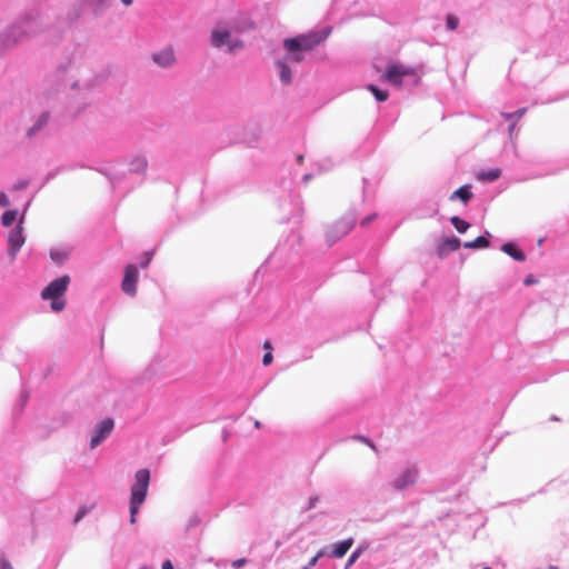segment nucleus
<instances>
[{
    "instance_id": "obj_1",
    "label": "nucleus",
    "mask_w": 569,
    "mask_h": 569,
    "mask_svg": "<svg viewBox=\"0 0 569 569\" xmlns=\"http://www.w3.org/2000/svg\"><path fill=\"white\" fill-rule=\"evenodd\" d=\"M134 483L131 488L130 499V522L133 525L137 521V515L140 506L144 502L150 481V472L148 469H140L136 472Z\"/></svg>"
},
{
    "instance_id": "obj_2",
    "label": "nucleus",
    "mask_w": 569,
    "mask_h": 569,
    "mask_svg": "<svg viewBox=\"0 0 569 569\" xmlns=\"http://www.w3.org/2000/svg\"><path fill=\"white\" fill-rule=\"evenodd\" d=\"M70 283V277L64 274L51 281L42 291L43 300H51V309L60 312L66 307V300L62 298Z\"/></svg>"
},
{
    "instance_id": "obj_3",
    "label": "nucleus",
    "mask_w": 569,
    "mask_h": 569,
    "mask_svg": "<svg viewBox=\"0 0 569 569\" xmlns=\"http://www.w3.org/2000/svg\"><path fill=\"white\" fill-rule=\"evenodd\" d=\"M329 33L330 29H325L321 31H311L305 34L297 36L295 38L286 39L283 41V47L287 51H309L317 47L319 43H321L323 40H326Z\"/></svg>"
},
{
    "instance_id": "obj_4",
    "label": "nucleus",
    "mask_w": 569,
    "mask_h": 569,
    "mask_svg": "<svg viewBox=\"0 0 569 569\" xmlns=\"http://www.w3.org/2000/svg\"><path fill=\"white\" fill-rule=\"evenodd\" d=\"M211 43L216 48H221L222 46H228L229 52H234L237 49L243 47V42L241 40L231 41L230 32L228 30L214 29L211 32Z\"/></svg>"
},
{
    "instance_id": "obj_5",
    "label": "nucleus",
    "mask_w": 569,
    "mask_h": 569,
    "mask_svg": "<svg viewBox=\"0 0 569 569\" xmlns=\"http://www.w3.org/2000/svg\"><path fill=\"white\" fill-rule=\"evenodd\" d=\"M23 216H21L19 223L9 232L8 244L9 254L12 259H16L18 251L24 244L23 228H22Z\"/></svg>"
},
{
    "instance_id": "obj_6",
    "label": "nucleus",
    "mask_w": 569,
    "mask_h": 569,
    "mask_svg": "<svg viewBox=\"0 0 569 569\" xmlns=\"http://www.w3.org/2000/svg\"><path fill=\"white\" fill-rule=\"evenodd\" d=\"M138 269L134 264H128L124 269V276L121 282V289L129 296H134L137 292Z\"/></svg>"
},
{
    "instance_id": "obj_7",
    "label": "nucleus",
    "mask_w": 569,
    "mask_h": 569,
    "mask_svg": "<svg viewBox=\"0 0 569 569\" xmlns=\"http://www.w3.org/2000/svg\"><path fill=\"white\" fill-rule=\"evenodd\" d=\"M114 422L111 418L102 420L96 428L94 435L90 440V447L99 446L112 431Z\"/></svg>"
},
{
    "instance_id": "obj_8",
    "label": "nucleus",
    "mask_w": 569,
    "mask_h": 569,
    "mask_svg": "<svg viewBox=\"0 0 569 569\" xmlns=\"http://www.w3.org/2000/svg\"><path fill=\"white\" fill-rule=\"evenodd\" d=\"M409 74V70L400 64L390 66L383 74V79L395 86H400L402 77Z\"/></svg>"
},
{
    "instance_id": "obj_9",
    "label": "nucleus",
    "mask_w": 569,
    "mask_h": 569,
    "mask_svg": "<svg viewBox=\"0 0 569 569\" xmlns=\"http://www.w3.org/2000/svg\"><path fill=\"white\" fill-rule=\"evenodd\" d=\"M152 60L160 67L166 68L170 67L174 60V52L171 48H166L160 52H157L152 56Z\"/></svg>"
},
{
    "instance_id": "obj_10",
    "label": "nucleus",
    "mask_w": 569,
    "mask_h": 569,
    "mask_svg": "<svg viewBox=\"0 0 569 569\" xmlns=\"http://www.w3.org/2000/svg\"><path fill=\"white\" fill-rule=\"evenodd\" d=\"M417 477V472L413 469H407L402 471L393 481V487L396 489H403L412 483H415Z\"/></svg>"
},
{
    "instance_id": "obj_11",
    "label": "nucleus",
    "mask_w": 569,
    "mask_h": 569,
    "mask_svg": "<svg viewBox=\"0 0 569 569\" xmlns=\"http://www.w3.org/2000/svg\"><path fill=\"white\" fill-rule=\"evenodd\" d=\"M460 248V240L457 237L446 238L438 248L440 256H445L449 251H457Z\"/></svg>"
},
{
    "instance_id": "obj_12",
    "label": "nucleus",
    "mask_w": 569,
    "mask_h": 569,
    "mask_svg": "<svg viewBox=\"0 0 569 569\" xmlns=\"http://www.w3.org/2000/svg\"><path fill=\"white\" fill-rule=\"evenodd\" d=\"M472 197H473V194L471 192V187L469 184H465V186L460 187L459 189H457L456 191H453L451 193V196L449 197V199L451 201L459 199L465 204H467L471 200Z\"/></svg>"
},
{
    "instance_id": "obj_13",
    "label": "nucleus",
    "mask_w": 569,
    "mask_h": 569,
    "mask_svg": "<svg viewBox=\"0 0 569 569\" xmlns=\"http://www.w3.org/2000/svg\"><path fill=\"white\" fill-rule=\"evenodd\" d=\"M352 543H353L352 538H348L346 540L338 542L335 546L331 556L335 558H342L348 552V550L351 548Z\"/></svg>"
},
{
    "instance_id": "obj_14",
    "label": "nucleus",
    "mask_w": 569,
    "mask_h": 569,
    "mask_svg": "<svg viewBox=\"0 0 569 569\" xmlns=\"http://www.w3.org/2000/svg\"><path fill=\"white\" fill-rule=\"evenodd\" d=\"M527 108L518 109L516 112H502L501 116L508 120L511 121V124L509 127V132L512 133L517 122L526 114Z\"/></svg>"
},
{
    "instance_id": "obj_15",
    "label": "nucleus",
    "mask_w": 569,
    "mask_h": 569,
    "mask_svg": "<svg viewBox=\"0 0 569 569\" xmlns=\"http://www.w3.org/2000/svg\"><path fill=\"white\" fill-rule=\"evenodd\" d=\"M501 249L517 261H523L526 259V254L511 242L505 243Z\"/></svg>"
},
{
    "instance_id": "obj_16",
    "label": "nucleus",
    "mask_w": 569,
    "mask_h": 569,
    "mask_svg": "<svg viewBox=\"0 0 569 569\" xmlns=\"http://www.w3.org/2000/svg\"><path fill=\"white\" fill-rule=\"evenodd\" d=\"M277 67L279 69L280 81L283 84H289L292 80V73L289 66L284 61L279 60L277 61Z\"/></svg>"
},
{
    "instance_id": "obj_17",
    "label": "nucleus",
    "mask_w": 569,
    "mask_h": 569,
    "mask_svg": "<svg viewBox=\"0 0 569 569\" xmlns=\"http://www.w3.org/2000/svg\"><path fill=\"white\" fill-rule=\"evenodd\" d=\"M501 174L500 169H490L487 171H480L477 174V179L483 182H491L497 180Z\"/></svg>"
},
{
    "instance_id": "obj_18",
    "label": "nucleus",
    "mask_w": 569,
    "mask_h": 569,
    "mask_svg": "<svg viewBox=\"0 0 569 569\" xmlns=\"http://www.w3.org/2000/svg\"><path fill=\"white\" fill-rule=\"evenodd\" d=\"M463 247L467 249L487 248L489 247V240L483 236H479L472 241L465 242Z\"/></svg>"
},
{
    "instance_id": "obj_19",
    "label": "nucleus",
    "mask_w": 569,
    "mask_h": 569,
    "mask_svg": "<svg viewBox=\"0 0 569 569\" xmlns=\"http://www.w3.org/2000/svg\"><path fill=\"white\" fill-rule=\"evenodd\" d=\"M450 221L459 233H465L470 227L466 220L457 216L451 217Z\"/></svg>"
},
{
    "instance_id": "obj_20",
    "label": "nucleus",
    "mask_w": 569,
    "mask_h": 569,
    "mask_svg": "<svg viewBox=\"0 0 569 569\" xmlns=\"http://www.w3.org/2000/svg\"><path fill=\"white\" fill-rule=\"evenodd\" d=\"M69 256V250L64 249H54L51 250L50 257L57 263H63Z\"/></svg>"
},
{
    "instance_id": "obj_21",
    "label": "nucleus",
    "mask_w": 569,
    "mask_h": 569,
    "mask_svg": "<svg viewBox=\"0 0 569 569\" xmlns=\"http://www.w3.org/2000/svg\"><path fill=\"white\" fill-rule=\"evenodd\" d=\"M17 219V211L16 210H8L3 212L1 217V223L4 227H10Z\"/></svg>"
},
{
    "instance_id": "obj_22",
    "label": "nucleus",
    "mask_w": 569,
    "mask_h": 569,
    "mask_svg": "<svg viewBox=\"0 0 569 569\" xmlns=\"http://www.w3.org/2000/svg\"><path fill=\"white\" fill-rule=\"evenodd\" d=\"M368 89L373 93L375 98L378 101L382 102V101H386L388 99L389 94H388L387 91L380 90L379 88H377L373 84H369Z\"/></svg>"
},
{
    "instance_id": "obj_23",
    "label": "nucleus",
    "mask_w": 569,
    "mask_h": 569,
    "mask_svg": "<svg viewBox=\"0 0 569 569\" xmlns=\"http://www.w3.org/2000/svg\"><path fill=\"white\" fill-rule=\"evenodd\" d=\"M48 113L41 114L37 123L28 131V136H32L36 131L40 130L48 122Z\"/></svg>"
},
{
    "instance_id": "obj_24",
    "label": "nucleus",
    "mask_w": 569,
    "mask_h": 569,
    "mask_svg": "<svg viewBox=\"0 0 569 569\" xmlns=\"http://www.w3.org/2000/svg\"><path fill=\"white\" fill-rule=\"evenodd\" d=\"M289 53V60L299 63L303 60L302 50L287 51Z\"/></svg>"
},
{
    "instance_id": "obj_25",
    "label": "nucleus",
    "mask_w": 569,
    "mask_h": 569,
    "mask_svg": "<svg viewBox=\"0 0 569 569\" xmlns=\"http://www.w3.org/2000/svg\"><path fill=\"white\" fill-rule=\"evenodd\" d=\"M459 24V19L453 14L447 16V27L450 30H455Z\"/></svg>"
},
{
    "instance_id": "obj_26",
    "label": "nucleus",
    "mask_w": 569,
    "mask_h": 569,
    "mask_svg": "<svg viewBox=\"0 0 569 569\" xmlns=\"http://www.w3.org/2000/svg\"><path fill=\"white\" fill-rule=\"evenodd\" d=\"M88 511H89V509L87 507H84V506L80 507L78 512H77V515H76V517H74L73 522L78 523L87 515Z\"/></svg>"
},
{
    "instance_id": "obj_27",
    "label": "nucleus",
    "mask_w": 569,
    "mask_h": 569,
    "mask_svg": "<svg viewBox=\"0 0 569 569\" xmlns=\"http://www.w3.org/2000/svg\"><path fill=\"white\" fill-rule=\"evenodd\" d=\"M325 555L323 550H320L309 562L307 566H305L302 569H309L313 566H316L319 558H321Z\"/></svg>"
},
{
    "instance_id": "obj_28",
    "label": "nucleus",
    "mask_w": 569,
    "mask_h": 569,
    "mask_svg": "<svg viewBox=\"0 0 569 569\" xmlns=\"http://www.w3.org/2000/svg\"><path fill=\"white\" fill-rule=\"evenodd\" d=\"M355 226V219H351L349 222L345 223L341 230V234H347Z\"/></svg>"
},
{
    "instance_id": "obj_29",
    "label": "nucleus",
    "mask_w": 569,
    "mask_h": 569,
    "mask_svg": "<svg viewBox=\"0 0 569 569\" xmlns=\"http://www.w3.org/2000/svg\"><path fill=\"white\" fill-rule=\"evenodd\" d=\"M0 569H13L6 557H0Z\"/></svg>"
},
{
    "instance_id": "obj_30",
    "label": "nucleus",
    "mask_w": 569,
    "mask_h": 569,
    "mask_svg": "<svg viewBox=\"0 0 569 569\" xmlns=\"http://www.w3.org/2000/svg\"><path fill=\"white\" fill-rule=\"evenodd\" d=\"M273 360L271 351H267L262 358V363L264 366H269Z\"/></svg>"
},
{
    "instance_id": "obj_31",
    "label": "nucleus",
    "mask_w": 569,
    "mask_h": 569,
    "mask_svg": "<svg viewBox=\"0 0 569 569\" xmlns=\"http://www.w3.org/2000/svg\"><path fill=\"white\" fill-rule=\"evenodd\" d=\"M376 218V213H372L366 218H363L361 221H360V226L361 227H367L373 219Z\"/></svg>"
},
{
    "instance_id": "obj_32",
    "label": "nucleus",
    "mask_w": 569,
    "mask_h": 569,
    "mask_svg": "<svg viewBox=\"0 0 569 569\" xmlns=\"http://www.w3.org/2000/svg\"><path fill=\"white\" fill-rule=\"evenodd\" d=\"M9 204H10V201H9L7 194L3 192H0V206L4 208V207H8Z\"/></svg>"
},
{
    "instance_id": "obj_33",
    "label": "nucleus",
    "mask_w": 569,
    "mask_h": 569,
    "mask_svg": "<svg viewBox=\"0 0 569 569\" xmlns=\"http://www.w3.org/2000/svg\"><path fill=\"white\" fill-rule=\"evenodd\" d=\"M359 555H360L359 550H356L355 552H352V555L350 556V558L348 560V566H351L357 560Z\"/></svg>"
},
{
    "instance_id": "obj_34",
    "label": "nucleus",
    "mask_w": 569,
    "mask_h": 569,
    "mask_svg": "<svg viewBox=\"0 0 569 569\" xmlns=\"http://www.w3.org/2000/svg\"><path fill=\"white\" fill-rule=\"evenodd\" d=\"M146 259L142 260L141 268H146L151 261V254L149 252L144 253Z\"/></svg>"
},
{
    "instance_id": "obj_35",
    "label": "nucleus",
    "mask_w": 569,
    "mask_h": 569,
    "mask_svg": "<svg viewBox=\"0 0 569 569\" xmlns=\"http://www.w3.org/2000/svg\"><path fill=\"white\" fill-rule=\"evenodd\" d=\"M536 282H537V280H536V279L533 278V276H531V274L527 276V277H526V279H525V281H523V283H525L526 286H530V284H533V283H536Z\"/></svg>"
},
{
    "instance_id": "obj_36",
    "label": "nucleus",
    "mask_w": 569,
    "mask_h": 569,
    "mask_svg": "<svg viewBox=\"0 0 569 569\" xmlns=\"http://www.w3.org/2000/svg\"><path fill=\"white\" fill-rule=\"evenodd\" d=\"M244 563H246V559H243V558H242V559H237V560H234V561L232 562V566H233L234 568H240V567H242Z\"/></svg>"
},
{
    "instance_id": "obj_37",
    "label": "nucleus",
    "mask_w": 569,
    "mask_h": 569,
    "mask_svg": "<svg viewBox=\"0 0 569 569\" xmlns=\"http://www.w3.org/2000/svg\"><path fill=\"white\" fill-rule=\"evenodd\" d=\"M134 162L137 163L138 168L144 169L147 167L144 159H137Z\"/></svg>"
},
{
    "instance_id": "obj_38",
    "label": "nucleus",
    "mask_w": 569,
    "mask_h": 569,
    "mask_svg": "<svg viewBox=\"0 0 569 569\" xmlns=\"http://www.w3.org/2000/svg\"><path fill=\"white\" fill-rule=\"evenodd\" d=\"M28 186V182L27 181H20L18 182L16 186H14V189L17 190H20V189H23Z\"/></svg>"
},
{
    "instance_id": "obj_39",
    "label": "nucleus",
    "mask_w": 569,
    "mask_h": 569,
    "mask_svg": "<svg viewBox=\"0 0 569 569\" xmlns=\"http://www.w3.org/2000/svg\"><path fill=\"white\" fill-rule=\"evenodd\" d=\"M162 569H173L172 562L170 560H166L162 563Z\"/></svg>"
},
{
    "instance_id": "obj_40",
    "label": "nucleus",
    "mask_w": 569,
    "mask_h": 569,
    "mask_svg": "<svg viewBox=\"0 0 569 569\" xmlns=\"http://www.w3.org/2000/svg\"><path fill=\"white\" fill-rule=\"evenodd\" d=\"M263 347H264V349H267L268 351H271V349H272L271 343H270V341H268V340H267V341H264Z\"/></svg>"
},
{
    "instance_id": "obj_41",
    "label": "nucleus",
    "mask_w": 569,
    "mask_h": 569,
    "mask_svg": "<svg viewBox=\"0 0 569 569\" xmlns=\"http://www.w3.org/2000/svg\"><path fill=\"white\" fill-rule=\"evenodd\" d=\"M254 427H256V428H260V422H259V421H256V422H254Z\"/></svg>"
},
{
    "instance_id": "obj_42",
    "label": "nucleus",
    "mask_w": 569,
    "mask_h": 569,
    "mask_svg": "<svg viewBox=\"0 0 569 569\" xmlns=\"http://www.w3.org/2000/svg\"><path fill=\"white\" fill-rule=\"evenodd\" d=\"M139 569H148V568H147V567H141V568H139Z\"/></svg>"
}]
</instances>
